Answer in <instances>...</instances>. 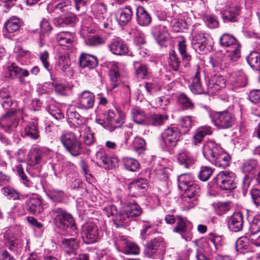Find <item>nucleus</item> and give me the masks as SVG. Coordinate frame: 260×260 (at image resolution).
Here are the masks:
<instances>
[{
    "instance_id": "59",
    "label": "nucleus",
    "mask_w": 260,
    "mask_h": 260,
    "mask_svg": "<svg viewBox=\"0 0 260 260\" xmlns=\"http://www.w3.org/2000/svg\"><path fill=\"white\" fill-rule=\"evenodd\" d=\"M249 244V239L244 236L240 237L236 241V249L240 252H243L244 250H246Z\"/></svg>"
},
{
    "instance_id": "22",
    "label": "nucleus",
    "mask_w": 260,
    "mask_h": 260,
    "mask_svg": "<svg viewBox=\"0 0 260 260\" xmlns=\"http://www.w3.org/2000/svg\"><path fill=\"white\" fill-rule=\"evenodd\" d=\"M132 11L129 7L117 10L115 13L116 20L120 25L126 24L131 19Z\"/></svg>"
},
{
    "instance_id": "62",
    "label": "nucleus",
    "mask_w": 260,
    "mask_h": 260,
    "mask_svg": "<svg viewBox=\"0 0 260 260\" xmlns=\"http://www.w3.org/2000/svg\"><path fill=\"white\" fill-rule=\"evenodd\" d=\"M192 116H185L180 119L179 125L184 129L183 133H187L192 126Z\"/></svg>"
},
{
    "instance_id": "46",
    "label": "nucleus",
    "mask_w": 260,
    "mask_h": 260,
    "mask_svg": "<svg viewBox=\"0 0 260 260\" xmlns=\"http://www.w3.org/2000/svg\"><path fill=\"white\" fill-rule=\"evenodd\" d=\"M81 128H83L84 131L83 134V141L84 143L88 146L91 145L95 141L94 134L91 132L90 128L87 125H83Z\"/></svg>"
},
{
    "instance_id": "14",
    "label": "nucleus",
    "mask_w": 260,
    "mask_h": 260,
    "mask_svg": "<svg viewBox=\"0 0 260 260\" xmlns=\"http://www.w3.org/2000/svg\"><path fill=\"white\" fill-rule=\"evenodd\" d=\"M225 82L223 77L214 75L211 77L207 84L208 92L209 94H215L221 88L225 87Z\"/></svg>"
},
{
    "instance_id": "47",
    "label": "nucleus",
    "mask_w": 260,
    "mask_h": 260,
    "mask_svg": "<svg viewBox=\"0 0 260 260\" xmlns=\"http://www.w3.org/2000/svg\"><path fill=\"white\" fill-rule=\"evenodd\" d=\"M129 219L125 209V210H117L115 217L113 218L114 223L117 226L126 223L127 220Z\"/></svg>"
},
{
    "instance_id": "40",
    "label": "nucleus",
    "mask_w": 260,
    "mask_h": 260,
    "mask_svg": "<svg viewBox=\"0 0 260 260\" xmlns=\"http://www.w3.org/2000/svg\"><path fill=\"white\" fill-rule=\"evenodd\" d=\"M136 76L138 78L145 79L150 74V70L145 64L135 62L134 64Z\"/></svg>"
},
{
    "instance_id": "50",
    "label": "nucleus",
    "mask_w": 260,
    "mask_h": 260,
    "mask_svg": "<svg viewBox=\"0 0 260 260\" xmlns=\"http://www.w3.org/2000/svg\"><path fill=\"white\" fill-rule=\"evenodd\" d=\"M178 47L179 53L181 56L182 60L186 62L190 61L192 59V57L186 51L187 46L184 39L178 42Z\"/></svg>"
},
{
    "instance_id": "34",
    "label": "nucleus",
    "mask_w": 260,
    "mask_h": 260,
    "mask_svg": "<svg viewBox=\"0 0 260 260\" xmlns=\"http://www.w3.org/2000/svg\"><path fill=\"white\" fill-rule=\"evenodd\" d=\"M132 119L138 124L149 125V116L146 115L145 112L139 109H133L131 111Z\"/></svg>"
},
{
    "instance_id": "11",
    "label": "nucleus",
    "mask_w": 260,
    "mask_h": 260,
    "mask_svg": "<svg viewBox=\"0 0 260 260\" xmlns=\"http://www.w3.org/2000/svg\"><path fill=\"white\" fill-rule=\"evenodd\" d=\"M82 238L87 244L98 242L101 236L98 226L92 222L85 224L82 228Z\"/></svg>"
},
{
    "instance_id": "2",
    "label": "nucleus",
    "mask_w": 260,
    "mask_h": 260,
    "mask_svg": "<svg viewBox=\"0 0 260 260\" xmlns=\"http://www.w3.org/2000/svg\"><path fill=\"white\" fill-rule=\"evenodd\" d=\"M51 215L55 224L60 229L66 230L70 229L72 236H77L78 230L72 215L61 208L52 209Z\"/></svg>"
},
{
    "instance_id": "15",
    "label": "nucleus",
    "mask_w": 260,
    "mask_h": 260,
    "mask_svg": "<svg viewBox=\"0 0 260 260\" xmlns=\"http://www.w3.org/2000/svg\"><path fill=\"white\" fill-rule=\"evenodd\" d=\"M109 76L110 83L109 88L110 90H113L120 84L121 76L117 63H111L109 64Z\"/></svg>"
},
{
    "instance_id": "9",
    "label": "nucleus",
    "mask_w": 260,
    "mask_h": 260,
    "mask_svg": "<svg viewBox=\"0 0 260 260\" xmlns=\"http://www.w3.org/2000/svg\"><path fill=\"white\" fill-rule=\"evenodd\" d=\"M181 190L184 191L181 198L184 205H187V208H191L197 205L198 197L201 192L200 187L198 184L193 183Z\"/></svg>"
},
{
    "instance_id": "17",
    "label": "nucleus",
    "mask_w": 260,
    "mask_h": 260,
    "mask_svg": "<svg viewBox=\"0 0 260 260\" xmlns=\"http://www.w3.org/2000/svg\"><path fill=\"white\" fill-rule=\"evenodd\" d=\"M112 53L117 55H125L128 52V47L126 43L119 38L113 39L109 45Z\"/></svg>"
},
{
    "instance_id": "57",
    "label": "nucleus",
    "mask_w": 260,
    "mask_h": 260,
    "mask_svg": "<svg viewBox=\"0 0 260 260\" xmlns=\"http://www.w3.org/2000/svg\"><path fill=\"white\" fill-rule=\"evenodd\" d=\"M249 230L252 234L260 232V216H255L249 220Z\"/></svg>"
},
{
    "instance_id": "13",
    "label": "nucleus",
    "mask_w": 260,
    "mask_h": 260,
    "mask_svg": "<svg viewBox=\"0 0 260 260\" xmlns=\"http://www.w3.org/2000/svg\"><path fill=\"white\" fill-rule=\"evenodd\" d=\"M94 103V95L91 92L85 90L80 93L77 99V106L82 109L93 108Z\"/></svg>"
},
{
    "instance_id": "30",
    "label": "nucleus",
    "mask_w": 260,
    "mask_h": 260,
    "mask_svg": "<svg viewBox=\"0 0 260 260\" xmlns=\"http://www.w3.org/2000/svg\"><path fill=\"white\" fill-rule=\"evenodd\" d=\"M221 14L224 22H236L240 14V9L238 6H230Z\"/></svg>"
},
{
    "instance_id": "56",
    "label": "nucleus",
    "mask_w": 260,
    "mask_h": 260,
    "mask_svg": "<svg viewBox=\"0 0 260 260\" xmlns=\"http://www.w3.org/2000/svg\"><path fill=\"white\" fill-rule=\"evenodd\" d=\"M49 113L57 120H60L64 117L61 110L54 104H50L47 108Z\"/></svg>"
},
{
    "instance_id": "26",
    "label": "nucleus",
    "mask_w": 260,
    "mask_h": 260,
    "mask_svg": "<svg viewBox=\"0 0 260 260\" xmlns=\"http://www.w3.org/2000/svg\"><path fill=\"white\" fill-rule=\"evenodd\" d=\"M69 239H63L61 241L62 247L66 253L70 255L75 254L76 250L79 247V241L76 238L77 236Z\"/></svg>"
},
{
    "instance_id": "18",
    "label": "nucleus",
    "mask_w": 260,
    "mask_h": 260,
    "mask_svg": "<svg viewBox=\"0 0 260 260\" xmlns=\"http://www.w3.org/2000/svg\"><path fill=\"white\" fill-rule=\"evenodd\" d=\"M75 35L70 31H60L56 35V40L59 45L69 49L73 46Z\"/></svg>"
},
{
    "instance_id": "61",
    "label": "nucleus",
    "mask_w": 260,
    "mask_h": 260,
    "mask_svg": "<svg viewBox=\"0 0 260 260\" xmlns=\"http://www.w3.org/2000/svg\"><path fill=\"white\" fill-rule=\"evenodd\" d=\"M231 209L229 202L218 203L215 207V211L216 214L221 216L226 213Z\"/></svg>"
},
{
    "instance_id": "55",
    "label": "nucleus",
    "mask_w": 260,
    "mask_h": 260,
    "mask_svg": "<svg viewBox=\"0 0 260 260\" xmlns=\"http://www.w3.org/2000/svg\"><path fill=\"white\" fill-rule=\"evenodd\" d=\"M48 197L53 202H60L64 198V192L60 190L52 189L47 193Z\"/></svg>"
},
{
    "instance_id": "29",
    "label": "nucleus",
    "mask_w": 260,
    "mask_h": 260,
    "mask_svg": "<svg viewBox=\"0 0 260 260\" xmlns=\"http://www.w3.org/2000/svg\"><path fill=\"white\" fill-rule=\"evenodd\" d=\"M147 187V180L143 178H139L131 182L128 185V188L130 192L137 194L141 190H145Z\"/></svg>"
},
{
    "instance_id": "64",
    "label": "nucleus",
    "mask_w": 260,
    "mask_h": 260,
    "mask_svg": "<svg viewBox=\"0 0 260 260\" xmlns=\"http://www.w3.org/2000/svg\"><path fill=\"white\" fill-rule=\"evenodd\" d=\"M241 47L240 44H237L236 46L232 47L233 50L229 55V58L231 61L236 62L240 59L241 57Z\"/></svg>"
},
{
    "instance_id": "6",
    "label": "nucleus",
    "mask_w": 260,
    "mask_h": 260,
    "mask_svg": "<svg viewBox=\"0 0 260 260\" xmlns=\"http://www.w3.org/2000/svg\"><path fill=\"white\" fill-rule=\"evenodd\" d=\"M210 118L214 125L220 129L232 127L236 121L235 115L228 110L212 112Z\"/></svg>"
},
{
    "instance_id": "31",
    "label": "nucleus",
    "mask_w": 260,
    "mask_h": 260,
    "mask_svg": "<svg viewBox=\"0 0 260 260\" xmlns=\"http://www.w3.org/2000/svg\"><path fill=\"white\" fill-rule=\"evenodd\" d=\"M136 15L137 21L141 26H148L151 22V16L143 7L139 6L137 8Z\"/></svg>"
},
{
    "instance_id": "4",
    "label": "nucleus",
    "mask_w": 260,
    "mask_h": 260,
    "mask_svg": "<svg viewBox=\"0 0 260 260\" xmlns=\"http://www.w3.org/2000/svg\"><path fill=\"white\" fill-rule=\"evenodd\" d=\"M161 148L170 153H173L181 137L180 130L176 126L169 127L165 129L161 134Z\"/></svg>"
},
{
    "instance_id": "51",
    "label": "nucleus",
    "mask_w": 260,
    "mask_h": 260,
    "mask_svg": "<svg viewBox=\"0 0 260 260\" xmlns=\"http://www.w3.org/2000/svg\"><path fill=\"white\" fill-rule=\"evenodd\" d=\"M178 103L186 110L193 109L194 105L192 101L185 93L180 94L177 98Z\"/></svg>"
},
{
    "instance_id": "42",
    "label": "nucleus",
    "mask_w": 260,
    "mask_h": 260,
    "mask_svg": "<svg viewBox=\"0 0 260 260\" xmlns=\"http://www.w3.org/2000/svg\"><path fill=\"white\" fill-rule=\"evenodd\" d=\"M219 43L221 46L225 47H233L240 44L235 37L229 34H224L221 36Z\"/></svg>"
},
{
    "instance_id": "7",
    "label": "nucleus",
    "mask_w": 260,
    "mask_h": 260,
    "mask_svg": "<svg viewBox=\"0 0 260 260\" xmlns=\"http://www.w3.org/2000/svg\"><path fill=\"white\" fill-rule=\"evenodd\" d=\"M213 182L222 190H232L236 187V176L232 172H219L213 179Z\"/></svg>"
},
{
    "instance_id": "32",
    "label": "nucleus",
    "mask_w": 260,
    "mask_h": 260,
    "mask_svg": "<svg viewBox=\"0 0 260 260\" xmlns=\"http://www.w3.org/2000/svg\"><path fill=\"white\" fill-rule=\"evenodd\" d=\"M201 70L198 67L192 78L191 84L189 86L191 91L196 94H202L205 91L201 83Z\"/></svg>"
},
{
    "instance_id": "58",
    "label": "nucleus",
    "mask_w": 260,
    "mask_h": 260,
    "mask_svg": "<svg viewBox=\"0 0 260 260\" xmlns=\"http://www.w3.org/2000/svg\"><path fill=\"white\" fill-rule=\"evenodd\" d=\"M58 64L63 72L67 71L70 67V61L69 57L66 54L59 55Z\"/></svg>"
},
{
    "instance_id": "19",
    "label": "nucleus",
    "mask_w": 260,
    "mask_h": 260,
    "mask_svg": "<svg viewBox=\"0 0 260 260\" xmlns=\"http://www.w3.org/2000/svg\"><path fill=\"white\" fill-rule=\"evenodd\" d=\"M121 252L126 255H138L140 249L135 243L124 238H121Z\"/></svg>"
},
{
    "instance_id": "39",
    "label": "nucleus",
    "mask_w": 260,
    "mask_h": 260,
    "mask_svg": "<svg viewBox=\"0 0 260 260\" xmlns=\"http://www.w3.org/2000/svg\"><path fill=\"white\" fill-rule=\"evenodd\" d=\"M125 210L130 219L139 216L142 213V209L135 202H126L124 203Z\"/></svg>"
},
{
    "instance_id": "38",
    "label": "nucleus",
    "mask_w": 260,
    "mask_h": 260,
    "mask_svg": "<svg viewBox=\"0 0 260 260\" xmlns=\"http://www.w3.org/2000/svg\"><path fill=\"white\" fill-rule=\"evenodd\" d=\"M212 133V132L210 126H204L198 128L193 137V144L197 145L198 143H201L206 135H210Z\"/></svg>"
},
{
    "instance_id": "41",
    "label": "nucleus",
    "mask_w": 260,
    "mask_h": 260,
    "mask_svg": "<svg viewBox=\"0 0 260 260\" xmlns=\"http://www.w3.org/2000/svg\"><path fill=\"white\" fill-rule=\"evenodd\" d=\"M178 162L185 168H188L193 164L194 160L185 150L181 151L177 155Z\"/></svg>"
},
{
    "instance_id": "3",
    "label": "nucleus",
    "mask_w": 260,
    "mask_h": 260,
    "mask_svg": "<svg viewBox=\"0 0 260 260\" xmlns=\"http://www.w3.org/2000/svg\"><path fill=\"white\" fill-rule=\"evenodd\" d=\"M59 140L66 151L72 157H77L83 153L82 144L73 132H67L59 137Z\"/></svg>"
},
{
    "instance_id": "45",
    "label": "nucleus",
    "mask_w": 260,
    "mask_h": 260,
    "mask_svg": "<svg viewBox=\"0 0 260 260\" xmlns=\"http://www.w3.org/2000/svg\"><path fill=\"white\" fill-rule=\"evenodd\" d=\"M168 119V116L165 114H153L149 116V125L157 126L162 125L165 121Z\"/></svg>"
},
{
    "instance_id": "53",
    "label": "nucleus",
    "mask_w": 260,
    "mask_h": 260,
    "mask_svg": "<svg viewBox=\"0 0 260 260\" xmlns=\"http://www.w3.org/2000/svg\"><path fill=\"white\" fill-rule=\"evenodd\" d=\"M4 237L7 246L10 249L14 250L16 247V238L10 230H7L4 234Z\"/></svg>"
},
{
    "instance_id": "28",
    "label": "nucleus",
    "mask_w": 260,
    "mask_h": 260,
    "mask_svg": "<svg viewBox=\"0 0 260 260\" xmlns=\"http://www.w3.org/2000/svg\"><path fill=\"white\" fill-rule=\"evenodd\" d=\"M77 21L78 18L76 15L73 13H70L64 17L54 19L53 23L57 27L72 26Z\"/></svg>"
},
{
    "instance_id": "1",
    "label": "nucleus",
    "mask_w": 260,
    "mask_h": 260,
    "mask_svg": "<svg viewBox=\"0 0 260 260\" xmlns=\"http://www.w3.org/2000/svg\"><path fill=\"white\" fill-rule=\"evenodd\" d=\"M203 153L207 159L217 167L225 168L230 164V156L214 141H207L203 146Z\"/></svg>"
},
{
    "instance_id": "20",
    "label": "nucleus",
    "mask_w": 260,
    "mask_h": 260,
    "mask_svg": "<svg viewBox=\"0 0 260 260\" xmlns=\"http://www.w3.org/2000/svg\"><path fill=\"white\" fill-rule=\"evenodd\" d=\"M152 34L157 43L162 45L169 38V35L165 26L156 25L152 27Z\"/></svg>"
},
{
    "instance_id": "23",
    "label": "nucleus",
    "mask_w": 260,
    "mask_h": 260,
    "mask_svg": "<svg viewBox=\"0 0 260 260\" xmlns=\"http://www.w3.org/2000/svg\"><path fill=\"white\" fill-rule=\"evenodd\" d=\"M229 228L233 232L241 231L243 227L242 214L239 212L235 213L230 218L228 223Z\"/></svg>"
},
{
    "instance_id": "44",
    "label": "nucleus",
    "mask_w": 260,
    "mask_h": 260,
    "mask_svg": "<svg viewBox=\"0 0 260 260\" xmlns=\"http://www.w3.org/2000/svg\"><path fill=\"white\" fill-rule=\"evenodd\" d=\"M122 162L124 168L131 172H136L140 167L139 161L133 158L124 157Z\"/></svg>"
},
{
    "instance_id": "52",
    "label": "nucleus",
    "mask_w": 260,
    "mask_h": 260,
    "mask_svg": "<svg viewBox=\"0 0 260 260\" xmlns=\"http://www.w3.org/2000/svg\"><path fill=\"white\" fill-rule=\"evenodd\" d=\"M214 169L208 166H202L200 168L198 177L202 181H207L213 174Z\"/></svg>"
},
{
    "instance_id": "16",
    "label": "nucleus",
    "mask_w": 260,
    "mask_h": 260,
    "mask_svg": "<svg viewBox=\"0 0 260 260\" xmlns=\"http://www.w3.org/2000/svg\"><path fill=\"white\" fill-rule=\"evenodd\" d=\"M38 122L36 119L32 120L26 125H24V129L21 131V135L23 137H28L30 139L37 140L40 137L39 132L38 128Z\"/></svg>"
},
{
    "instance_id": "54",
    "label": "nucleus",
    "mask_w": 260,
    "mask_h": 260,
    "mask_svg": "<svg viewBox=\"0 0 260 260\" xmlns=\"http://www.w3.org/2000/svg\"><path fill=\"white\" fill-rule=\"evenodd\" d=\"M106 40L104 37L98 35H92L88 39L87 44L90 46H98L105 44Z\"/></svg>"
},
{
    "instance_id": "27",
    "label": "nucleus",
    "mask_w": 260,
    "mask_h": 260,
    "mask_svg": "<svg viewBox=\"0 0 260 260\" xmlns=\"http://www.w3.org/2000/svg\"><path fill=\"white\" fill-rule=\"evenodd\" d=\"M4 26L5 30L4 35L5 38L14 40L16 32V17H11L5 22Z\"/></svg>"
},
{
    "instance_id": "21",
    "label": "nucleus",
    "mask_w": 260,
    "mask_h": 260,
    "mask_svg": "<svg viewBox=\"0 0 260 260\" xmlns=\"http://www.w3.org/2000/svg\"><path fill=\"white\" fill-rule=\"evenodd\" d=\"M163 246L164 243L161 238H154L148 243L146 246L144 250L145 254L149 257H153L157 251Z\"/></svg>"
},
{
    "instance_id": "36",
    "label": "nucleus",
    "mask_w": 260,
    "mask_h": 260,
    "mask_svg": "<svg viewBox=\"0 0 260 260\" xmlns=\"http://www.w3.org/2000/svg\"><path fill=\"white\" fill-rule=\"evenodd\" d=\"M27 210L34 214L41 213L43 210L42 202L38 198H32L26 202Z\"/></svg>"
},
{
    "instance_id": "48",
    "label": "nucleus",
    "mask_w": 260,
    "mask_h": 260,
    "mask_svg": "<svg viewBox=\"0 0 260 260\" xmlns=\"http://www.w3.org/2000/svg\"><path fill=\"white\" fill-rule=\"evenodd\" d=\"M192 180L193 177L191 174H181L178 178V187L180 189H184L188 185L193 183Z\"/></svg>"
},
{
    "instance_id": "12",
    "label": "nucleus",
    "mask_w": 260,
    "mask_h": 260,
    "mask_svg": "<svg viewBox=\"0 0 260 260\" xmlns=\"http://www.w3.org/2000/svg\"><path fill=\"white\" fill-rule=\"evenodd\" d=\"M97 164L106 169H110L117 165L118 158L116 157H110L106 152L100 149L96 153Z\"/></svg>"
},
{
    "instance_id": "63",
    "label": "nucleus",
    "mask_w": 260,
    "mask_h": 260,
    "mask_svg": "<svg viewBox=\"0 0 260 260\" xmlns=\"http://www.w3.org/2000/svg\"><path fill=\"white\" fill-rule=\"evenodd\" d=\"M204 20L207 26L210 28H215L218 26L219 23L217 17L213 15L204 16Z\"/></svg>"
},
{
    "instance_id": "10",
    "label": "nucleus",
    "mask_w": 260,
    "mask_h": 260,
    "mask_svg": "<svg viewBox=\"0 0 260 260\" xmlns=\"http://www.w3.org/2000/svg\"><path fill=\"white\" fill-rule=\"evenodd\" d=\"M125 114L116 109H110L107 116V128L110 132H113L116 128H120L124 123Z\"/></svg>"
},
{
    "instance_id": "8",
    "label": "nucleus",
    "mask_w": 260,
    "mask_h": 260,
    "mask_svg": "<svg viewBox=\"0 0 260 260\" xmlns=\"http://www.w3.org/2000/svg\"><path fill=\"white\" fill-rule=\"evenodd\" d=\"M191 46L196 52L200 54L209 52L212 49V42L204 33H196L191 40Z\"/></svg>"
},
{
    "instance_id": "24",
    "label": "nucleus",
    "mask_w": 260,
    "mask_h": 260,
    "mask_svg": "<svg viewBox=\"0 0 260 260\" xmlns=\"http://www.w3.org/2000/svg\"><path fill=\"white\" fill-rule=\"evenodd\" d=\"M16 120V114L15 110L8 111L3 117H2L3 122L6 124L5 131L10 134L16 128L15 122Z\"/></svg>"
},
{
    "instance_id": "49",
    "label": "nucleus",
    "mask_w": 260,
    "mask_h": 260,
    "mask_svg": "<svg viewBox=\"0 0 260 260\" xmlns=\"http://www.w3.org/2000/svg\"><path fill=\"white\" fill-rule=\"evenodd\" d=\"M180 59L178 57L177 53L174 50H171L169 52V57L168 59L169 65L172 69L175 71L179 69L180 64Z\"/></svg>"
},
{
    "instance_id": "33",
    "label": "nucleus",
    "mask_w": 260,
    "mask_h": 260,
    "mask_svg": "<svg viewBox=\"0 0 260 260\" xmlns=\"http://www.w3.org/2000/svg\"><path fill=\"white\" fill-rule=\"evenodd\" d=\"M94 17L99 21H103L107 16V6L102 3H95L91 6Z\"/></svg>"
},
{
    "instance_id": "5",
    "label": "nucleus",
    "mask_w": 260,
    "mask_h": 260,
    "mask_svg": "<svg viewBox=\"0 0 260 260\" xmlns=\"http://www.w3.org/2000/svg\"><path fill=\"white\" fill-rule=\"evenodd\" d=\"M53 156V151L47 147H33L27 155L29 165L41 166L49 161Z\"/></svg>"
},
{
    "instance_id": "25",
    "label": "nucleus",
    "mask_w": 260,
    "mask_h": 260,
    "mask_svg": "<svg viewBox=\"0 0 260 260\" xmlns=\"http://www.w3.org/2000/svg\"><path fill=\"white\" fill-rule=\"evenodd\" d=\"M79 64L83 68L93 69L98 66V59L94 55L82 53L80 56Z\"/></svg>"
},
{
    "instance_id": "60",
    "label": "nucleus",
    "mask_w": 260,
    "mask_h": 260,
    "mask_svg": "<svg viewBox=\"0 0 260 260\" xmlns=\"http://www.w3.org/2000/svg\"><path fill=\"white\" fill-rule=\"evenodd\" d=\"M257 166V161L254 159H250L244 162L242 170L245 172H251L254 171Z\"/></svg>"
},
{
    "instance_id": "43",
    "label": "nucleus",
    "mask_w": 260,
    "mask_h": 260,
    "mask_svg": "<svg viewBox=\"0 0 260 260\" xmlns=\"http://www.w3.org/2000/svg\"><path fill=\"white\" fill-rule=\"evenodd\" d=\"M249 65L253 70H260V53L257 51L251 52L247 57Z\"/></svg>"
},
{
    "instance_id": "37",
    "label": "nucleus",
    "mask_w": 260,
    "mask_h": 260,
    "mask_svg": "<svg viewBox=\"0 0 260 260\" xmlns=\"http://www.w3.org/2000/svg\"><path fill=\"white\" fill-rule=\"evenodd\" d=\"M176 223V224L173 229V232L182 235L187 232L190 222L185 218L181 216H177Z\"/></svg>"
},
{
    "instance_id": "35",
    "label": "nucleus",
    "mask_w": 260,
    "mask_h": 260,
    "mask_svg": "<svg viewBox=\"0 0 260 260\" xmlns=\"http://www.w3.org/2000/svg\"><path fill=\"white\" fill-rule=\"evenodd\" d=\"M67 116L69 122L72 123L75 127H82L84 125L83 118L74 108H70L67 110Z\"/></svg>"
}]
</instances>
